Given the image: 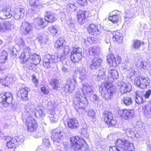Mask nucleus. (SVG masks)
I'll return each mask as SVG.
<instances>
[{
	"instance_id": "nucleus-47",
	"label": "nucleus",
	"mask_w": 151,
	"mask_h": 151,
	"mask_svg": "<svg viewBox=\"0 0 151 151\" xmlns=\"http://www.w3.org/2000/svg\"><path fill=\"white\" fill-rule=\"evenodd\" d=\"M148 67V65L147 62L142 61L140 64L139 68L141 70H146L147 69Z\"/></svg>"
},
{
	"instance_id": "nucleus-6",
	"label": "nucleus",
	"mask_w": 151,
	"mask_h": 151,
	"mask_svg": "<svg viewBox=\"0 0 151 151\" xmlns=\"http://www.w3.org/2000/svg\"><path fill=\"white\" fill-rule=\"evenodd\" d=\"M64 134L62 129H57L52 131L51 137L55 146H60L61 138Z\"/></svg>"
},
{
	"instance_id": "nucleus-22",
	"label": "nucleus",
	"mask_w": 151,
	"mask_h": 151,
	"mask_svg": "<svg viewBox=\"0 0 151 151\" xmlns=\"http://www.w3.org/2000/svg\"><path fill=\"white\" fill-rule=\"evenodd\" d=\"M67 123L68 127L71 129L76 128L79 126L78 122L76 118L68 119Z\"/></svg>"
},
{
	"instance_id": "nucleus-61",
	"label": "nucleus",
	"mask_w": 151,
	"mask_h": 151,
	"mask_svg": "<svg viewBox=\"0 0 151 151\" xmlns=\"http://www.w3.org/2000/svg\"><path fill=\"white\" fill-rule=\"evenodd\" d=\"M32 81L33 82L35 83L36 85H37L38 83V81L36 77L34 75H33L32 76Z\"/></svg>"
},
{
	"instance_id": "nucleus-35",
	"label": "nucleus",
	"mask_w": 151,
	"mask_h": 151,
	"mask_svg": "<svg viewBox=\"0 0 151 151\" xmlns=\"http://www.w3.org/2000/svg\"><path fill=\"white\" fill-rule=\"evenodd\" d=\"M0 82L3 85L8 86L12 82V79L11 77H6L5 78L0 79Z\"/></svg>"
},
{
	"instance_id": "nucleus-36",
	"label": "nucleus",
	"mask_w": 151,
	"mask_h": 151,
	"mask_svg": "<svg viewBox=\"0 0 151 151\" xmlns=\"http://www.w3.org/2000/svg\"><path fill=\"white\" fill-rule=\"evenodd\" d=\"M108 76L114 79H116L119 77L117 71L115 70H109L108 71Z\"/></svg>"
},
{
	"instance_id": "nucleus-46",
	"label": "nucleus",
	"mask_w": 151,
	"mask_h": 151,
	"mask_svg": "<svg viewBox=\"0 0 151 151\" xmlns=\"http://www.w3.org/2000/svg\"><path fill=\"white\" fill-rule=\"evenodd\" d=\"M67 8L69 11L74 12L77 9V7L75 4L70 3L67 5Z\"/></svg>"
},
{
	"instance_id": "nucleus-13",
	"label": "nucleus",
	"mask_w": 151,
	"mask_h": 151,
	"mask_svg": "<svg viewBox=\"0 0 151 151\" xmlns=\"http://www.w3.org/2000/svg\"><path fill=\"white\" fill-rule=\"evenodd\" d=\"M104 121L107 124L110 126H114L116 123V121L113 117L112 114L110 112L106 111L103 114Z\"/></svg>"
},
{
	"instance_id": "nucleus-17",
	"label": "nucleus",
	"mask_w": 151,
	"mask_h": 151,
	"mask_svg": "<svg viewBox=\"0 0 151 151\" xmlns=\"http://www.w3.org/2000/svg\"><path fill=\"white\" fill-rule=\"evenodd\" d=\"M30 91V89L27 87L24 86L18 91L17 95L19 97L21 98L24 101L28 99V92Z\"/></svg>"
},
{
	"instance_id": "nucleus-10",
	"label": "nucleus",
	"mask_w": 151,
	"mask_h": 151,
	"mask_svg": "<svg viewBox=\"0 0 151 151\" xmlns=\"http://www.w3.org/2000/svg\"><path fill=\"white\" fill-rule=\"evenodd\" d=\"M1 98L2 100L0 102V108H2L3 107H7L12 102V95L9 92L5 93L1 96Z\"/></svg>"
},
{
	"instance_id": "nucleus-41",
	"label": "nucleus",
	"mask_w": 151,
	"mask_h": 151,
	"mask_svg": "<svg viewBox=\"0 0 151 151\" xmlns=\"http://www.w3.org/2000/svg\"><path fill=\"white\" fill-rule=\"evenodd\" d=\"M58 118V116L55 112L50 114V120L51 123H55L57 122Z\"/></svg>"
},
{
	"instance_id": "nucleus-33",
	"label": "nucleus",
	"mask_w": 151,
	"mask_h": 151,
	"mask_svg": "<svg viewBox=\"0 0 151 151\" xmlns=\"http://www.w3.org/2000/svg\"><path fill=\"white\" fill-rule=\"evenodd\" d=\"M47 30L48 32L50 35L54 36L57 34L59 30V28L56 25L52 26L49 27Z\"/></svg>"
},
{
	"instance_id": "nucleus-49",
	"label": "nucleus",
	"mask_w": 151,
	"mask_h": 151,
	"mask_svg": "<svg viewBox=\"0 0 151 151\" xmlns=\"http://www.w3.org/2000/svg\"><path fill=\"white\" fill-rule=\"evenodd\" d=\"M39 42L42 44H45L47 39L45 35L39 36L38 38Z\"/></svg>"
},
{
	"instance_id": "nucleus-4",
	"label": "nucleus",
	"mask_w": 151,
	"mask_h": 151,
	"mask_svg": "<svg viewBox=\"0 0 151 151\" xmlns=\"http://www.w3.org/2000/svg\"><path fill=\"white\" fill-rule=\"evenodd\" d=\"M30 49L27 47L24 48L23 52L19 57L21 62L24 64L27 62L30 58V62L34 64H37L40 61V58L39 55L35 53L30 55Z\"/></svg>"
},
{
	"instance_id": "nucleus-14",
	"label": "nucleus",
	"mask_w": 151,
	"mask_h": 151,
	"mask_svg": "<svg viewBox=\"0 0 151 151\" xmlns=\"http://www.w3.org/2000/svg\"><path fill=\"white\" fill-rule=\"evenodd\" d=\"M76 83V79L74 77L72 79H68L66 82L64 87L65 91L67 92H72L75 89Z\"/></svg>"
},
{
	"instance_id": "nucleus-15",
	"label": "nucleus",
	"mask_w": 151,
	"mask_h": 151,
	"mask_svg": "<svg viewBox=\"0 0 151 151\" xmlns=\"http://www.w3.org/2000/svg\"><path fill=\"white\" fill-rule=\"evenodd\" d=\"M75 73L78 75L79 78L81 81H84L87 79L88 72L84 68L81 67L76 68Z\"/></svg>"
},
{
	"instance_id": "nucleus-48",
	"label": "nucleus",
	"mask_w": 151,
	"mask_h": 151,
	"mask_svg": "<svg viewBox=\"0 0 151 151\" xmlns=\"http://www.w3.org/2000/svg\"><path fill=\"white\" fill-rule=\"evenodd\" d=\"M5 11V16L7 18H10L12 16V12L9 8L4 9Z\"/></svg>"
},
{
	"instance_id": "nucleus-38",
	"label": "nucleus",
	"mask_w": 151,
	"mask_h": 151,
	"mask_svg": "<svg viewBox=\"0 0 151 151\" xmlns=\"http://www.w3.org/2000/svg\"><path fill=\"white\" fill-rule=\"evenodd\" d=\"M114 11L112 12L110 14V16L109 17V19L113 23H116L118 22L119 19V17L118 15L114 14Z\"/></svg>"
},
{
	"instance_id": "nucleus-3",
	"label": "nucleus",
	"mask_w": 151,
	"mask_h": 151,
	"mask_svg": "<svg viewBox=\"0 0 151 151\" xmlns=\"http://www.w3.org/2000/svg\"><path fill=\"white\" fill-rule=\"evenodd\" d=\"M25 109L27 118L26 119H24L23 121L26 120V125L28 131L34 132L35 131L37 127L36 121L31 117L33 116H37L35 106L28 103L25 107Z\"/></svg>"
},
{
	"instance_id": "nucleus-5",
	"label": "nucleus",
	"mask_w": 151,
	"mask_h": 151,
	"mask_svg": "<svg viewBox=\"0 0 151 151\" xmlns=\"http://www.w3.org/2000/svg\"><path fill=\"white\" fill-rule=\"evenodd\" d=\"M109 84L107 82H103L101 86L99 87V89L104 98L107 100L111 98L115 91L113 88L110 87Z\"/></svg>"
},
{
	"instance_id": "nucleus-63",
	"label": "nucleus",
	"mask_w": 151,
	"mask_h": 151,
	"mask_svg": "<svg viewBox=\"0 0 151 151\" xmlns=\"http://www.w3.org/2000/svg\"><path fill=\"white\" fill-rule=\"evenodd\" d=\"M109 151H120L115 147H109Z\"/></svg>"
},
{
	"instance_id": "nucleus-39",
	"label": "nucleus",
	"mask_w": 151,
	"mask_h": 151,
	"mask_svg": "<svg viewBox=\"0 0 151 151\" xmlns=\"http://www.w3.org/2000/svg\"><path fill=\"white\" fill-rule=\"evenodd\" d=\"M123 101L124 104L127 106L130 105L133 102L132 98L130 97H124L123 98Z\"/></svg>"
},
{
	"instance_id": "nucleus-29",
	"label": "nucleus",
	"mask_w": 151,
	"mask_h": 151,
	"mask_svg": "<svg viewBox=\"0 0 151 151\" xmlns=\"http://www.w3.org/2000/svg\"><path fill=\"white\" fill-rule=\"evenodd\" d=\"M100 47L96 46L91 47L89 50L90 55L95 57L98 56L100 53Z\"/></svg>"
},
{
	"instance_id": "nucleus-60",
	"label": "nucleus",
	"mask_w": 151,
	"mask_h": 151,
	"mask_svg": "<svg viewBox=\"0 0 151 151\" xmlns=\"http://www.w3.org/2000/svg\"><path fill=\"white\" fill-rule=\"evenodd\" d=\"M144 113L146 115L151 114V108H146L145 110Z\"/></svg>"
},
{
	"instance_id": "nucleus-43",
	"label": "nucleus",
	"mask_w": 151,
	"mask_h": 151,
	"mask_svg": "<svg viewBox=\"0 0 151 151\" xmlns=\"http://www.w3.org/2000/svg\"><path fill=\"white\" fill-rule=\"evenodd\" d=\"M89 131L87 128H83L81 129V134L83 137L88 138L89 136Z\"/></svg>"
},
{
	"instance_id": "nucleus-59",
	"label": "nucleus",
	"mask_w": 151,
	"mask_h": 151,
	"mask_svg": "<svg viewBox=\"0 0 151 151\" xmlns=\"http://www.w3.org/2000/svg\"><path fill=\"white\" fill-rule=\"evenodd\" d=\"M43 144L46 146H49L50 145L49 140L47 139H43Z\"/></svg>"
},
{
	"instance_id": "nucleus-2",
	"label": "nucleus",
	"mask_w": 151,
	"mask_h": 151,
	"mask_svg": "<svg viewBox=\"0 0 151 151\" xmlns=\"http://www.w3.org/2000/svg\"><path fill=\"white\" fill-rule=\"evenodd\" d=\"M63 41L62 38H59L56 41L55 47L57 49H62L63 53L60 55H47L44 57L43 60V65L45 68H53V64L57 61L58 58L60 59L62 58L63 60L65 58V56L67 55L69 51V47L66 46L63 47Z\"/></svg>"
},
{
	"instance_id": "nucleus-1",
	"label": "nucleus",
	"mask_w": 151,
	"mask_h": 151,
	"mask_svg": "<svg viewBox=\"0 0 151 151\" xmlns=\"http://www.w3.org/2000/svg\"><path fill=\"white\" fill-rule=\"evenodd\" d=\"M93 87L88 83L83 84L82 88L76 92L73 103L76 110L80 112V110H83L84 107L88 104L86 97L92 96L91 99L93 101L97 100L98 96L93 95Z\"/></svg>"
},
{
	"instance_id": "nucleus-40",
	"label": "nucleus",
	"mask_w": 151,
	"mask_h": 151,
	"mask_svg": "<svg viewBox=\"0 0 151 151\" xmlns=\"http://www.w3.org/2000/svg\"><path fill=\"white\" fill-rule=\"evenodd\" d=\"M67 24L69 31L71 32H74L75 30V28L74 23L71 19H68L67 21Z\"/></svg>"
},
{
	"instance_id": "nucleus-31",
	"label": "nucleus",
	"mask_w": 151,
	"mask_h": 151,
	"mask_svg": "<svg viewBox=\"0 0 151 151\" xmlns=\"http://www.w3.org/2000/svg\"><path fill=\"white\" fill-rule=\"evenodd\" d=\"M106 70V68H101L99 70L97 77L95 78L96 81H99L103 79L105 75V72Z\"/></svg>"
},
{
	"instance_id": "nucleus-44",
	"label": "nucleus",
	"mask_w": 151,
	"mask_h": 151,
	"mask_svg": "<svg viewBox=\"0 0 151 151\" xmlns=\"http://www.w3.org/2000/svg\"><path fill=\"white\" fill-rule=\"evenodd\" d=\"M128 145H126L124 150L125 151H133L134 150V146L133 143H130L128 141Z\"/></svg>"
},
{
	"instance_id": "nucleus-52",
	"label": "nucleus",
	"mask_w": 151,
	"mask_h": 151,
	"mask_svg": "<svg viewBox=\"0 0 151 151\" xmlns=\"http://www.w3.org/2000/svg\"><path fill=\"white\" fill-rule=\"evenodd\" d=\"M130 63L128 61H127L124 62L122 64V67L124 69H127V70H129V69L128 68L130 66Z\"/></svg>"
},
{
	"instance_id": "nucleus-27",
	"label": "nucleus",
	"mask_w": 151,
	"mask_h": 151,
	"mask_svg": "<svg viewBox=\"0 0 151 151\" xmlns=\"http://www.w3.org/2000/svg\"><path fill=\"white\" fill-rule=\"evenodd\" d=\"M101 62L102 60L100 59L97 58L94 59L90 65L91 68L93 70L96 69L100 66Z\"/></svg>"
},
{
	"instance_id": "nucleus-7",
	"label": "nucleus",
	"mask_w": 151,
	"mask_h": 151,
	"mask_svg": "<svg viewBox=\"0 0 151 151\" xmlns=\"http://www.w3.org/2000/svg\"><path fill=\"white\" fill-rule=\"evenodd\" d=\"M134 82L135 85L142 89L148 86L150 83V81L148 77L143 76L135 78Z\"/></svg>"
},
{
	"instance_id": "nucleus-50",
	"label": "nucleus",
	"mask_w": 151,
	"mask_h": 151,
	"mask_svg": "<svg viewBox=\"0 0 151 151\" xmlns=\"http://www.w3.org/2000/svg\"><path fill=\"white\" fill-rule=\"evenodd\" d=\"M16 143L19 142L20 143H22L24 141V138L23 135H21L19 136L16 137L15 139Z\"/></svg>"
},
{
	"instance_id": "nucleus-51",
	"label": "nucleus",
	"mask_w": 151,
	"mask_h": 151,
	"mask_svg": "<svg viewBox=\"0 0 151 151\" xmlns=\"http://www.w3.org/2000/svg\"><path fill=\"white\" fill-rule=\"evenodd\" d=\"M135 129L134 128H129L128 127L126 129V133L127 134L133 135Z\"/></svg>"
},
{
	"instance_id": "nucleus-19",
	"label": "nucleus",
	"mask_w": 151,
	"mask_h": 151,
	"mask_svg": "<svg viewBox=\"0 0 151 151\" xmlns=\"http://www.w3.org/2000/svg\"><path fill=\"white\" fill-rule=\"evenodd\" d=\"M144 95V94L143 92L139 91H136L135 95L136 102L138 104L143 103L145 98Z\"/></svg>"
},
{
	"instance_id": "nucleus-58",
	"label": "nucleus",
	"mask_w": 151,
	"mask_h": 151,
	"mask_svg": "<svg viewBox=\"0 0 151 151\" xmlns=\"http://www.w3.org/2000/svg\"><path fill=\"white\" fill-rule=\"evenodd\" d=\"M78 3L82 6H85L87 4L86 0H78Z\"/></svg>"
},
{
	"instance_id": "nucleus-64",
	"label": "nucleus",
	"mask_w": 151,
	"mask_h": 151,
	"mask_svg": "<svg viewBox=\"0 0 151 151\" xmlns=\"http://www.w3.org/2000/svg\"><path fill=\"white\" fill-rule=\"evenodd\" d=\"M135 72V71L133 70L130 73V75L131 76L130 78H131L132 79L134 77V76H135L134 74Z\"/></svg>"
},
{
	"instance_id": "nucleus-16",
	"label": "nucleus",
	"mask_w": 151,
	"mask_h": 151,
	"mask_svg": "<svg viewBox=\"0 0 151 151\" xmlns=\"http://www.w3.org/2000/svg\"><path fill=\"white\" fill-rule=\"evenodd\" d=\"M14 23L12 21H8L4 23H0V32H4L6 31L11 30L14 27Z\"/></svg>"
},
{
	"instance_id": "nucleus-21",
	"label": "nucleus",
	"mask_w": 151,
	"mask_h": 151,
	"mask_svg": "<svg viewBox=\"0 0 151 151\" xmlns=\"http://www.w3.org/2000/svg\"><path fill=\"white\" fill-rule=\"evenodd\" d=\"M88 30L90 33L95 36H97L99 33L97 26L94 24H91L89 25Z\"/></svg>"
},
{
	"instance_id": "nucleus-30",
	"label": "nucleus",
	"mask_w": 151,
	"mask_h": 151,
	"mask_svg": "<svg viewBox=\"0 0 151 151\" xmlns=\"http://www.w3.org/2000/svg\"><path fill=\"white\" fill-rule=\"evenodd\" d=\"M7 142V146L9 148H12L15 147L16 141L15 139L10 137L7 136L6 138Z\"/></svg>"
},
{
	"instance_id": "nucleus-18",
	"label": "nucleus",
	"mask_w": 151,
	"mask_h": 151,
	"mask_svg": "<svg viewBox=\"0 0 151 151\" xmlns=\"http://www.w3.org/2000/svg\"><path fill=\"white\" fill-rule=\"evenodd\" d=\"M88 12L81 10H79L77 13L78 22L80 24H83L85 22L86 18L88 17Z\"/></svg>"
},
{
	"instance_id": "nucleus-55",
	"label": "nucleus",
	"mask_w": 151,
	"mask_h": 151,
	"mask_svg": "<svg viewBox=\"0 0 151 151\" xmlns=\"http://www.w3.org/2000/svg\"><path fill=\"white\" fill-rule=\"evenodd\" d=\"M41 90L42 92L45 94H47L49 93L48 89L45 87H43L41 88Z\"/></svg>"
},
{
	"instance_id": "nucleus-8",
	"label": "nucleus",
	"mask_w": 151,
	"mask_h": 151,
	"mask_svg": "<svg viewBox=\"0 0 151 151\" xmlns=\"http://www.w3.org/2000/svg\"><path fill=\"white\" fill-rule=\"evenodd\" d=\"M106 60L110 66L115 67L121 63L122 59L119 55L114 56L112 54H110L107 56Z\"/></svg>"
},
{
	"instance_id": "nucleus-34",
	"label": "nucleus",
	"mask_w": 151,
	"mask_h": 151,
	"mask_svg": "<svg viewBox=\"0 0 151 151\" xmlns=\"http://www.w3.org/2000/svg\"><path fill=\"white\" fill-rule=\"evenodd\" d=\"M8 55L6 51H2L0 53V63H5L8 59Z\"/></svg>"
},
{
	"instance_id": "nucleus-11",
	"label": "nucleus",
	"mask_w": 151,
	"mask_h": 151,
	"mask_svg": "<svg viewBox=\"0 0 151 151\" xmlns=\"http://www.w3.org/2000/svg\"><path fill=\"white\" fill-rule=\"evenodd\" d=\"M117 84L119 87V91L122 94L129 92L132 90L131 85L129 82L125 83L122 81H119Z\"/></svg>"
},
{
	"instance_id": "nucleus-53",
	"label": "nucleus",
	"mask_w": 151,
	"mask_h": 151,
	"mask_svg": "<svg viewBox=\"0 0 151 151\" xmlns=\"http://www.w3.org/2000/svg\"><path fill=\"white\" fill-rule=\"evenodd\" d=\"M5 14L4 9H3L2 10L0 11V19H6V17L5 16Z\"/></svg>"
},
{
	"instance_id": "nucleus-62",
	"label": "nucleus",
	"mask_w": 151,
	"mask_h": 151,
	"mask_svg": "<svg viewBox=\"0 0 151 151\" xmlns=\"http://www.w3.org/2000/svg\"><path fill=\"white\" fill-rule=\"evenodd\" d=\"M87 39L88 42L90 44H92L95 41L94 38L92 37H88Z\"/></svg>"
},
{
	"instance_id": "nucleus-23",
	"label": "nucleus",
	"mask_w": 151,
	"mask_h": 151,
	"mask_svg": "<svg viewBox=\"0 0 151 151\" xmlns=\"http://www.w3.org/2000/svg\"><path fill=\"white\" fill-rule=\"evenodd\" d=\"M25 10L23 8H18L15 12L14 16L15 19L17 20L23 18L24 16V13Z\"/></svg>"
},
{
	"instance_id": "nucleus-9",
	"label": "nucleus",
	"mask_w": 151,
	"mask_h": 151,
	"mask_svg": "<svg viewBox=\"0 0 151 151\" xmlns=\"http://www.w3.org/2000/svg\"><path fill=\"white\" fill-rule=\"evenodd\" d=\"M82 58V49L81 48H74L71 51L70 56L71 60L74 63L78 62Z\"/></svg>"
},
{
	"instance_id": "nucleus-26",
	"label": "nucleus",
	"mask_w": 151,
	"mask_h": 151,
	"mask_svg": "<svg viewBox=\"0 0 151 151\" xmlns=\"http://www.w3.org/2000/svg\"><path fill=\"white\" fill-rule=\"evenodd\" d=\"M45 19L47 22L50 23H52L56 20L54 14L51 11H47L46 12Z\"/></svg>"
},
{
	"instance_id": "nucleus-57",
	"label": "nucleus",
	"mask_w": 151,
	"mask_h": 151,
	"mask_svg": "<svg viewBox=\"0 0 151 151\" xmlns=\"http://www.w3.org/2000/svg\"><path fill=\"white\" fill-rule=\"evenodd\" d=\"M151 94V90L149 89L147 91L145 94H144V97L145 98H148L149 97Z\"/></svg>"
},
{
	"instance_id": "nucleus-37",
	"label": "nucleus",
	"mask_w": 151,
	"mask_h": 151,
	"mask_svg": "<svg viewBox=\"0 0 151 151\" xmlns=\"http://www.w3.org/2000/svg\"><path fill=\"white\" fill-rule=\"evenodd\" d=\"M144 44V42L138 40H135L133 41L132 47L134 49L138 50L139 49L142 45Z\"/></svg>"
},
{
	"instance_id": "nucleus-24",
	"label": "nucleus",
	"mask_w": 151,
	"mask_h": 151,
	"mask_svg": "<svg viewBox=\"0 0 151 151\" xmlns=\"http://www.w3.org/2000/svg\"><path fill=\"white\" fill-rule=\"evenodd\" d=\"M21 29L24 30L27 34H28L32 31V27L30 23L25 22L22 23L21 26Z\"/></svg>"
},
{
	"instance_id": "nucleus-45",
	"label": "nucleus",
	"mask_w": 151,
	"mask_h": 151,
	"mask_svg": "<svg viewBox=\"0 0 151 151\" xmlns=\"http://www.w3.org/2000/svg\"><path fill=\"white\" fill-rule=\"evenodd\" d=\"M50 85L53 87L55 89H57L59 87V81L56 79H53L51 80Z\"/></svg>"
},
{
	"instance_id": "nucleus-32",
	"label": "nucleus",
	"mask_w": 151,
	"mask_h": 151,
	"mask_svg": "<svg viewBox=\"0 0 151 151\" xmlns=\"http://www.w3.org/2000/svg\"><path fill=\"white\" fill-rule=\"evenodd\" d=\"M30 6L33 8L35 11H38L41 7L39 1L38 0H31L29 2Z\"/></svg>"
},
{
	"instance_id": "nucleus-42",
	"label": "nucleus",
	"mask_w": 151,
	"mask_h": 151,
	"mask_svg": "<svg viewBox=\"0 0 151 151\" xmlns=\"http://www.w3.org/2000/svg\"><path fill=\"white\" fill-rule=\"evenodd\" d=\"M37 112L40 116H44L45 115L44 110V108L42 106H38L36 108Z\"/></svg>"
},
{
	"instance_id": "nucleus-54",
	"label": "nucleus",
	"mask_w": 151,
	"mask_h": 151,
	"mask_svg": "<svg viewBox=\"0 0 151 151\" xmlns=\"http://www.w3.org/2000/svg\"><path fill=\"white\" fill-rule=\"evenodd\" d=\"M19 45L20 47H25V44L22 39H20L19 41L18 42Z\"/></svg>"
},
{
	"instance_id": "nucleus-20",
	"label": "nucleus",
	"mask_w": 151,
	"mask_h": 151,
	"mask_svg": "<svg viewBox=\"0 0 151 151\" xmlns=\"http://www.w3.org/2000/svg\"><path fill=\"white\" fill-rule=\"evenodd\" d=\"M112 35L114 41L119 44L122 42L123 37L122 33L118 31H114L113 32Z\"/></svg>"
},
{
	"instance_id": "nucleus-25",
	"label": "nucleus",
	"mask_w": 151,
	"mask_h": 151,
	"mask_svg": "<svg viewBox=\"0 0 151 151\" xmlns=\"http://www.w3.org/2000/svg\"><path fill=\"white\" fill-rule=\"evenodd\" d=\"M35 27L37 29H42L46 26V24L44 22L42 18L36 19L35 21Z\"/></svg>"
},
{
	"instance_id": "nucleus-12",
	"label": "nucleus",
	"mask_w": 151,
	"mask_h": 151,
	"mask_svg": "<svg viewBox=\"0 0 151 151\" xmlns=\"http://www.w3.org/2000/svg\"><path fill=\"white\" fill-rule=\"evenodd\" d=\"M119 115L122 118L129 120L132 119L134 116V109H124L118 111Z\"/></svg>"
},
{
	"instance_id": "nucleus-56",
	"label": "nucleus",
	"mask_w": 151,
	"mask_h": 151,
	"mask_svg": "<svg viewBox=\"0 0 151 151\" xmlns=\"http://www.w3.org/2000/svg\"><path fill=\"white\" fill-rule=\"evenodd\" d=\"M95 113L93 110L91 109L89 110L88 113V114L89 116L93 117L95 115Z\"/></svg>"
},
{
	"instance_id": "nucleus-28",
	"label": "nucleus",
	"mask_w": 151,
	"mask_h": 151,
	"mask_svg": "<svg viewBox=\"0 0 151 151\" xmlns=\"http://www.w3.org/2000/svg\"><path fill=\"white\" fill-rule=\"evenodd\" d=\"M128 141L124 139H118L115 142V145L116 146L124 150L125 148L126 145H128Z\"/></svg>"
}]
</instances>
